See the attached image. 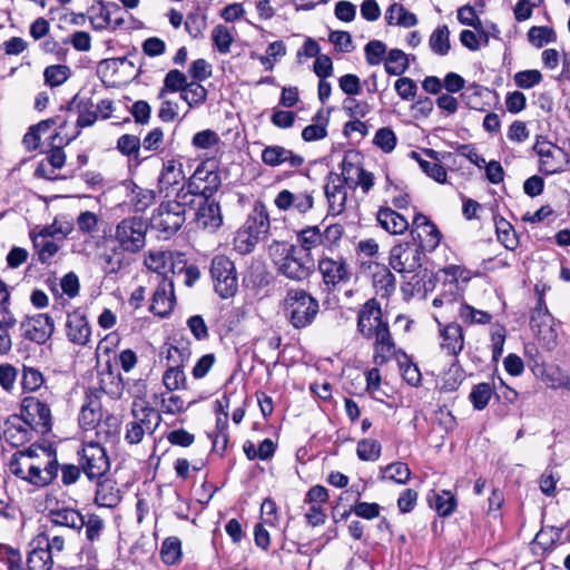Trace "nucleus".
<instances>
[{
    "mask_svg": "<svg viewBox=\"0 0 570 570\" xmlns=\"http://www.w3.org/2000/svg\"><path fill=\"white\" fill-rule=\"evenodd\" d=\"M357 332L366 340H374V363L385 364L394 354L395 344L390 333L389 323L383 320V312L375 298L368 299L358 311Z\"/></svg>",
    "mask_w": 570,
    "mask_h": 570,
    "instance_id": "1",
    "label": "nucleus"
},
{
    "mask_svg": "<svg viewBox=\"0 0 570 570\" xmlns=\"http://www.w3.org/2000/svg\"><path fill=\"white\" fill-rule=\"evenodd\" d=\"M272 259L277 272L296 282L307 279L315 269L311 254L288 243L274 242L269 247Z\"/></svg>",
    "mask_w": 570,
    "mask_h": 570,
    "instance_id": "2",
    "label": "nucleus"
},
{
    "mask_svg": "<svg viewBox=\"0 0 570 570\" xmlns=\"http://www.w3.org/2000/svg\"><path fill=\"white\" fill-rule=\"evenodd\" d=\"M188 206H191L188 194H177L176 199L160 203L151 215V227L165 237L174 235L185 223Z\"/></svg>",
    "mask_w": 570,
    "mask_h": 570,
    "instance_id": "3",
    "label": "nucleus"
},
{
    "mask_svg": "<svg viewBox=\"0 0 570 570\" xmlns=\"http://www.w3.org/2000/svg\"><path fill=\"white\" fill-rule=\"evenodd\" d=\"M320 305L317 299L303 289H291L284 299L285 316L294 328L301 330L311 325Z\"/></svg>",
    "mask_w": 570,
    "mask_h": 570,
    "instance_id": "4",
    "label": "nucleus"
},
{
    "mask_svg": "<svg viewBox=\"0 0 570 570\" xmlns=\"http://www.w3.org/2000/svg\"><path fill=\"white\" fill-rule=\"evenodd\" d=\"M148 224L141 217L132 216L121 219L116 228L114 238L116 246L129 255L139 253L146 246Z\"/></svg>",
    "mask_w": 570,
    "mask_h": 570,
    "instance_id": "5",
    "label": "nucleus"
},
{
    "mask_svg": "<svg viewBox=\"0 0 570 570\" xmlns=\"http://www.w3.org/2000/svg\"><path fill=\"white\" fill-rule=\"evenodd\" d=\"M77 454L78 463L90 481L101 479L110 469L107 451L99 442H83Z\"/></svg>",
    "mask_w": 570,
    "mask_h": 570,
    "instance_id": "6",
    "label": "nucleus"
},
{
    "mask_svg": "<svg viewBox=\"0 0 570 570\" xmlns=\"http://www.w3.org/2000/svg\"><path fill=\"white\" fill-rule=\"evenodd\" d=\"M132 420L126 424L125 440L129 444H138L146 433L153 434L161 422L160 414L150 406L137 409L135 402L131 410Z\"/></svg>",
    "mask_w": 570,
    "mask_h": 570,
    "instance_id": "7",
    "label": "nucleus"
},
{
    "mask_svg": "<svg viewBox=\"0 0 570 570\" xmlns=\"http://www.w3.org/2000/svg\"><path fill=\"white\" fill-rule=\"evenodd\" d=\"M210 276L215 292L222 298L233 297L238 288L234 262L225 255H216L212 259Z\"/></svg>",
    "mask_w": 570,
    "mask_h": 570,
    "instance_id": "8",
    "label": "nucleus"
},
{
    "mask_svg": "<svg viewBox=\"0 0 570 570\" xmlns=\"http://www.w3.org/2000/svg\"><path fill=\"white\" fill-rule=\"evenodd\" d=\"M18 416L37 433L47 434L52 429V414L49 404L35 396L22 399Z\"/></svg>",
    "mask_w": 570,
    "mask_h": 570,
    "instance_id": "9",
    "label": "nucleus"
},
{
    "mask_svg": "<svg viewBox=\"0 0 570 570\" xmlns=\"http://www.w3.org/2000/svg\"><path fill=\"white\" fill-rule=\"evenodd\" d=\"M533 149L539 156V170L542 174L553 175L568 169L570 157L562 148L547 140H537Z\"/></svg>",
    "mask_w": 570,
    "mask_h": 570,
    "instance_id": "10",
    "label": "nucleus"
},
{
    "mask_svg": "<svg viewBox=\"0 0 570 570\" xmlns=\"http://www.w3.org/2000/svg\"><path fill=\"white\" fill-rule=\"evenodd\" d=\"M423 250L416 244L400 243L390 250V266L400 274H413L422 266Z\"/></svg>",
    "mask_w": 570,
    "mask_h": 570,
    "instance_id": "11",
    "label": "nucleus"
},
{
    "mask_svg": "<svg viewBox=\"0 0 570 570\" xmlns=\"http://www.w3.org/2000/svg\"><path fill=\"white\" fill-rule=\"evenodd\" d=\"M274 204L282 212L293 210L305 215L314 207V189H283L276 195Z\"/></svg>",
    "mask_w": 570,
    "mask_h": 570,
    "instance_id": "12",
    "label": "nucleus"
},
{
    "mask_svg": "<svg viewBox=\"0 0 570 570\" xmlns=\"http://www.w3.org/2000/svg\"><path fill=\"white\" fill-rule=\"evenodd\" d=\"M411 235L421 250L432 252L441 242L438 227L423 214L419 213L412 222Z\"/></svg>",
    "mask_w": 570,
    "mask_h": 570,
    "instance_id": "13",
    "label": "nucleus"
},
{
    "mask_svg": "<svg viewBox=\"0 0 570 570\" xmlns=\"http://www.w3.org/2000/svg\"><path fill=\"white\" fill-rule=\"evenodd\" d=\"M20 330L26 340L45 344L53 334L55 323L48 314H36L23 320Z\"/></svg>",
    "mask_w": 570,
    "mask_h": 570,
    "instance_id": "14",
    "label": "nucleus"
},
{
    "mask_svg": "<svg viewBox=\"0 0 570 570\" xmlns=\"http://www.w3.org/2000/svg\"><path fill=\"white\" fill-rule=\"evenodd\" d=\"M176 303L174 282L168 276L157 281V287L151 297L150 312L160 317L168 316Z\"/></svg>",
    "mask_w": 570,
    "mask_h": 570,
    "instance_id": "15",
    "label": "nucleus"
},
{
    "mask_svg": "<svg viewBox=\"0 0 570 570\" xmlns=\"http://www.w3.org/2000/svg\"><path fill=\"white\" fill-rule=\"evenodd\" d=\"M317 268L327 286L334 287L347 283L352 277L351 268L343 257H322L318 261Z\"/></svg>",
    "mask_w": 570,
    "mask_h": 570,
    "instance_id": "16",
    "label": "nucleus"
},
{
    "mask_svg": "<svg viewBox=\"0 0 570 570\" xmlns=\"http://www.w3.org/2000/svg\"><path fill=\"white\" fill-rule=\"evenodd\" d=\"M47 519L49 527L56 530L62 528L79 533L85 527V515L69 507L50 509Z\"/></svg>",
    "mask_w": 570,
    "mask_h": 570,
    "instance_id": "17",
    "label": "nucleus"
},
{
    "mask_svg": "<svg viewBox=\"0 0 570 570\" xmlns=\"http://www.w3.org/2000/svg\"><path fill=\"white\" fill-rule=\"evenodd\" d=\"M33 430L17 414L10 415L1 428V438L11 446L18 448L31 441Z\"/></svg>",
    "mask_w": 570,
    "mask_h": 570,
    "instance_id": "18",
    "label": "nucleus"
},
{
    "mask_svg": "<svg viewBox=\"0 0 570 570\" xmlns=\"http://www.w3.org/2000/svg\"><path fill=\"white\" fill-rule=\"evenodd\" d=\"M98 263L106 277L117 276L131 264L128 253L114 245L98 255Z\"/></svg>",
    "mask_w": 570,
    "mask_h": 570,
    "instance_id": "19",
    "label": "nucleus"
},
{
    "mask_svg": "<svg viewBox=\"0 0 570 570\" xmlns=\"http://www.w3.org/2000/svg\"><path fill=\"white\" fill-rule=\"evenodd\" d=\"M261 158L262 161L269 167H278L288 164L292 168H298L305 161L303 156L279 145L266 146L262 151Z\"/></svg>",
    "mask_w": 570,
    "mask_h": 570,
    "instance_id": "20",
    "label": "nucleus"
},
{
    "mask_svg": "<svg viewBox=\"0 0 570 570\" xmlns=\"http://www.w3.org/2000/svg\"><path fill=\"white\" fill-rule=\"evenodd\" d=\"M530 327L544 348L552 351L557 347L558 332L554 327L552 315H546L541 318L539 316H531Z\"/></svg>",
    "mask_w": 570,
    "mask_h": 570,
    "instance_id": "21",
    "label": "nucleus"
},
{
    "mask_svg": "<svg viewBox=\"0 0 570 570\" xmlns=\"http://www.w3.org/2000/svg\"><path fill=\"white\" fill-rule=\"evenodd\" d=\"M439 153L433 149H424L422 153L412 151L411 157L415 159L420 168L438 183L446 180V170L440 164Z\"/></svg>",
    "mask_w": 570,
    "mask_h": 570,
    "instance_id": "22",
    "label": "nucleus"
},
{
    "mask_svg": "<svg viewBox=\"0 0 570 570\" xmlns=\"http://www.w3.org/2000/svg\"><path fill=\"white\" fill-rule=\"evenodd\" d=\"M68 338L78 345H86L91 334L90 326L85 314L80 311L69 313L66 322Z\"/></svg>",
    "mask_w": 570,
    "mask_h": 570,
    "instance_id": "23",
    "label": "nucleus"
},
{
    "mask_svg": "<svg viewBox=\"0 0 570 570\" xmlns=\"http://www.w3.org/2000/svg\"><path fill=\"white\" fill-rule=\"evenodd\" d=\"M342 177L350 187L360 186L364 193H367L374 185L373 174L346 159L342 163Z\"/></svg>",
    "mask_w": 570,
    "mask_h": 570,
    "instance_id": "24",
    "label": "nucleus"
},
{
    "mask_svg": "<svg viewBox=\"0 0 570 570\" xmlns=\"http://www.w3.org/2000/svg\"><path fill=\"white\" fill-rule=\"evenodd\" d=\"M200 200L202 204H199L196 212L197 225L204 229L214 232L223 223L220 207L215 202H208V198H200Z\"/></svg>",
    "mask_w": 570,
    "mask_h": 570,
    "instance_id": "25",
    "label": "nucleus"
},
{
    "mask_svg": "<svg viewBox=\"0 0 570 570\" xmlns=\"http://www.w3.org/2000/svg\"><path fill=\"white\" fill-rule=\"evenodd\" d=\"M33 247L37 250L38 259L42 264L49 261L58 253L60 245L52 238L50 227H43L38 234L33 232L30 234Z\"/></svg>",
    "mask_w": 570,
    "mask_h": 570,
    "instance_id": "26",
    "label": "nucleus"
},
{
    "mask_svg": "<svg viewBox=\"0 0 570 570\" xmlns=\"http://www.w3.org/2000/svg\"><path fill=\"white\" fill-rule=\"evenodd\" d=\"M100 11L90 18V23L96 30H104L111 27L114 30L121 27L125 22L122 17L112 19L114 13H120L121 9L116 2L105 3L104 1L98 2Z\"/></svg>",
    "mask_w": 570,
    "mask_h": 570,
    "instance_id": "27",
    "label": "nucleus"
},
{
    "mask_svg": "<svg viewBox=\"0 0 570 570\" xmlns=\"http://www.w3.org/2000/svg\"><path fill=\"white\" fill-rule=\"evenodd\" d=\"M73 107L78 110V118H77V128L78 130L70 137L67 138L66 144H69L71 140L76 139L78 135L80 134V129L85 127L92 126L97 118L98 114L97 110L94 108V104L89 100L83 101L79 100L78 96H75L72 100L69 102L67 110H71Z\"/></svg>",
    "mask_w": 570,
    "mask_h": 570,
    "instance_id": "28",
    "label": "nucleus"
},
{
    "mask_svg": "<svg viewBox=\"0 0 570 570\" xmlns=\"http://www.w3.org/2000/svg\"><path fill=\"white\" fill-rule=\"evenodd\" d=\"M441 350L450 356H456L464 346V336L460 325L449 324L440 331Z\"/></svg>",
    "mask_w": 570,
    "mask_h": 570,
    "instance_id": "29",
    "label": "nucleus"
},
{
    "mask_svg": "<svg viewBox=\"0 0 570 570\" xmlns=\"http://www.w3.org/2000/svg\"><path fill=\"white\" fill-rule=\"evenodd\" d=\"M124 382L120 373L112 370L108 364L107 368L98 373V390L111 399H120L124 392Z\"/></svg>",
    "mask_w": 570,
    "mask_h": 570,
    "instance_id": "30",
    "label": "nucleus"
},
{
    "mask_svg": "<svg viewBox=\"0 0 570 570\" xmlns=\"http://www.w3.org/2000/svg\"><path fill=\"white\" fill-rule=\"evenodd\" d=\"M379 225L392 235H401L409 229L407 219L390 207H381L376 214Z\"/></svg>",
    "mask_w": 570,
    "mask_h": 570,
    "instance_id": "31",
    "label": "nucleus"
},
{
    "mask_svg": "<svg viewBox=\"0 0 570 570\" xmlns=\"http://www.w3.org/2000/svg\"><path fill=\"white\" fill-rule=\"evenodd\" d=\"M185 177L186 176L180 159H167L163 163L161 173L158 178L160 189L164 190L177 186L185 180Z\"/></svg>",
    "mask_w": 570,
    "mask_h": 570,
    "instance_id": "32",
    "label": "nucleus"
},
{
    "mask_svg": "<svg viewBox=\"0 0 570 570\" xmlns=\"http://www.w3.org/2000/svg\"><path fill=\"white\" fill-rule=\"evenodd\" d=\"M368 267L373 268L372 279L376 294L381 297H389L396 288L395 276L385 265L374 264Z\"/></svg>",
    "mask_w": 570,
    "mask_h": 570,
    "instance_id": "33",
    "label": "nucleus"
},
{
    "mask_svg": "<svg viewBox=\"0 0 570 570\" xmlns=\"http://www.w3.org/2000/svg\"><path fill=\"white\" fill-rule=\"evenodd\" d=\"M97 481V490L95 495V502L99 507L104 508H114L116 507L120 500V491L116 488V482L110 479L105 480H96Z\"/></svg>",
    "mask_w": 570,
    "mask_h": 570,
    "instance_id": "34",
    "label": "nucleus"
},
{
    "mask_svg": "<svg viewBox=\"0 0 570 570\" xmlns=\"http://www.w3.org/2000/svg\"><path fill=\"white\" fill-rule=\"evenodd\" d=\"M38 449L39 448H36V445L33 444L26 450L14 452L9 462L10 472L13 475L23 480L28 471L27 466L30 465L32 460H39L40 458Z\"/></svg>",
    "mask_w": 570,
    "mask_h": 570,
    "instance_id": "35",
    "label": "nucleus"
},
{
    "mask_svg": "<svg viewBox=\"0 0 570 570\" xmlns=\"http://www.w3.org/2000/svg\"><path fill=\"white\" fill-rule=\"evenodd\" d=\"M148 269L157 273V281L173 272V253L166 250H151L145 258Z\"/></svg>",
    "mask_w": 570,
    "mask_h": 570,
    "instance_id": "36",
    "label": "nucleus"
},
{
    "mask_svg": "<svg viewBox=\"0 0 570 570\" xmlns=\"http://www.w3.org/2000/svg\"><path fill=\"white\" fill-rule=\"evenodd\" d=\"M243 228L261 239L267 235L269 230V217L263 205L255 206Z\"/></svg>",
    "mask_w": 570,
    "mask_h": 570,
    "instance_id": "37",
    "label": "nucleus"
},
{
    "mask_svg": "<svg viewBox=\"0 0 570 570\" xmlns=\"http://www.w3.org/2000/svg\"><path fill=\"white\" fill-rule=\"evenodd\" d=\"M31 546L32 549L29 551L26 559L27 570H51L53 559L52 556H50V551L38 542L37 546H33V543H31Z\"/></svg>",
    "mask_w": 570,
    "mask_h": 570,
    "instance_id": "38",
    "label": "nucleus"
},
{
    "mask_svg": "<svg viewBox=\"0 0 570 570\" xmlns=\"http://www.w3.org/2000/svg\"><path fill=\"white\" fill-rule=\"evenodd\" d=\"M206 174L207 169L204 166H198L187 181V189L185 190L183 187L177 194H188L190 205L195 203L196 197L205 198L206 186L204 177H207Z\"/></svg>",
    "mask_w": 570,
    "mask_h": 570,
    "instance_id": "39",
    "label": "nucleus"
},
{
    "mask_svg": "<svg viewBox=\"0 0 570 570\" xmlns=\"http://www.w3.org/2000/svg\"><path fill=\"white\" fill-rule=\"evenodd\" d=\"M385 20L389 24H399L405 28L417 23L416 16L400 3H393L386 9Z\"/></svg>",
    "mask_w": 570,
    "mask_h": 570,
    "instance_id": "40",
    "label": "nucleus"
},
{
    "mask_svg": "<svg viewBox=\"0 0 570 570\" xmlns=\"http://www.w3.org/2000/svg\"><path fill=\"white\" fill-rule=\"evenodd\" d=\"M313 120L314 124H311L306 126L302 131V138L305 141H315L320 140L326 137L327 135V124H328V116L323 112V110H320L314 117Z\"/></svg>",
    "mask_w": 570,
    "mask_h": 570,
    "instance_id": "41",
    "label": "nucleus"
},
{
    "mask_svg": "<svg viewBox=\"0 0 570 570\" xmlns=\"http://www.w3.org/2000/svg\"><path fill=\"white\" fill-rule=\"evenodd\" d=\"M102 412L100 403L97 400H89L83 404L79 414V424L83 429L97 428L101 422Z\"/></svg>",
    "mask_w": 570,
    "mask_h": 570,
    "instance_id": "42",
    "label": "nucleus"
},
{
    "mask_svg": "<svg viewBox=\"0 0 570 570\" xmlns=\"http://www.w3.org/2000/svg\"><path fill=\"white\" fill-rule=\"evenodd\" d=\"M385 71L391 76H401L409 68V59L404 51L392 49L387 53L384 63Z\"/></svg>",
    "mask_w": 570,
    "mask_h": 570,
    "instance_id": "43",
    "label": "nucleus"
},
{
    "mask_svg": "<svg viewBox=\"0 0 570 570\" xmlns=\"http://www.w3.org/2000/svg\"><path fill=\"white\" fill-rule=\"evenodd\" d=\"M298 248L304 249V253L311 254V250L323 245L321 230L317 226H308L297 234Z\"/></svg>",
    "mask_w": 570,
    "mask_h": 570,
    "instance_id": "44",
    "label": "nucleus"
},
{
    "mask_svg": "<svg viewBox=\"0 0 570 570\" xmlns=\"http://www.w3.org/2000/svg\"><path fill=\"white\" fill-rule=\"evenodd\" d=\"M36 542L42 544L45 549H48L50 551V556L53 557L55 552L63 551L66 539L63 534L58 532V530L48 527L46 532L37 538Z\"/></svg>",
    "mask_w": 570,
    "mask_h": 570,
    "instance_id": "45",
    "label": "nucleus"
},
{
    "mask_svg": "<svg viewBox=\"0 0 570 570\" xmlns=\"http://www.w3.org/2000/svg\"><path fill=\"white\" fill-rule=\"evenodd\" d=\"M187 85V77L181 71L173 69L168 71L167 75L165 76L164 87L160 89L158 98L164 99L167 91H180L181 94Z\"/></svg>",
    "mask_w": 570,
    "mask_h": 570,
    "instance_id": "46",
    "label": "nucleus"
},
{
    "mask_svg": "<svg viewBox=\"0 0 570 570\" xmlns=\"http://www.w3.org/2000/svg\"><path fill=\"white\" fill-rule=\"evenodd\" d=\"M432 51L440 56L448 55L450 50V31L448 26L438 27L429 39Z\"/></svg>",
    "mask_w": 570,
    "mask_h": 570,
    "instance_id": "47",
    "label": "nucleus"
},
{
    "mask_svg": "<svg viewBox=\"0 0 570 570\" xmlns=\"http://www.w3.org/2000/svg\"><path fill=\"white\" fill-rule=\"evenodd\" d=\"M411 476V470L406 463L394 462L382 469V480L393 481L399 484H405Z\"/></svg>",
    "mask_w": 570,
    "mask_h": 570,
    "instance_id": "48",
    "label": "nucleus"
},
{
    "mask_svg": "<svg viewBox=\"0 0 570 570\" xmlns=\"http://www.w3.org/2000/svg\"><path fill=\"white\" fill-rule=\"evenodd\" d=\"M43 374L36 367L23 365L21 386L24 392H36L45 384Z\"/></svg>",
    "mask_w": 570,
    "mask_h": 570,
    "instance_id": "49",
    "label": "nucleus"
},
{
    "mask_svg": "<svg viewBox=\"0 0 570 570\" xmlns=\"http://www.w3.org/2000/svg\"><path fill=\"white\" fill-rule=\"evenodd\" d=\"M180 98L185 100L190 108L204 104L207 99V90L197 81L188 82L180 94Z\"/></svg>",
    "mask_w": 570,
    "mask_h": 570,
    "instance_id": "50",
    "label": "nucleus"
},
{
    "mask_svg": "<svg viewBox=\"0 0 570 570\" xmlns=\"http://www.w3.org/2000/svg\"><path fill=\"white\" fill-rule=\"evenodd\" d=\"M528 40L535 48H542L547 43L554 42L557 40V35L556 31L550 27L533 26L528 31Z\"/></svg>",
    "mask_w": 570,
    "mask_h": 570,
    "instance_id": "51",
    "label": "nucleus"
},
{
    "mask_svg": "<svg viewBox=\"0 0 570 570\" xmlns=\"http://www.w3.org/2000/svg\"><path fill=\"white\" fill-rule=\"evenodd\" d=\"M429 501L440 517L450 515L455 507V498L450 491L434 493L433 499L430 498Z\"/></svg>",
    "mask_w": 570,
    "mask_h": 570,
    "instance_id": "52",
    "label": "nucleus"
},
{
    "mask_svg": "<svg viewBox=\"0 0 570 570\" xmlns=\"http://www.w3.org/2000/svg\"><path fill=\"white\" fill-rule=\"evenodd\" d=\"M167 370L163 375L164 385L168 391H175L184 386L186 376L180 367V364H167Z\"/></svg>",
    "mask_w": 570,
    "mask_h": 570,
    "instance_id": "53",
    "label": "nucleus"
},
{
    "mask_svg": "<svg viewBox=\"0 0 570 570\" xmlns=\"http://www.w3.org/2000/svg\"><path fill=\"white\" fill-rule=\"evenodd\" d=\"M70 68L66 65L48 66L43 71L45 81L50 87L62 85L70 77Z\"/></svg>",
    "mask_w": 570,
    "mask_h": 570,
    "instance_id": "54",
    "label": "nucleus"
},
{
    "mask_svg": "<svg viewBox=\"0 0 570 570\" xmlns=\"http://www.w3.org/2000/svg\"><path fill=\"white\" fill-rule=\"evenodd\" d=\"M36 448H39L38 453L40 452L47 459L46 462H42V472L47 484H49L57 476L59 470L56 453L52 451L51 446L36 445Z\"/></svg>",
    "mask_w": 570,
    "mask_h": 570,
    "instance_id": "55",
    "label": "nucleus"
},
{
    "mask_svg": "<svg viewBox=\"0 0 570 570\" xmlns=\"http://www.w3.org/2000/svg\"><path fill=\"white\" fill-rule=\"evenodd\" d=\"M493 393V389L489 383H479L476 384L471 393L470 400L473 404V407L478 411H481L487 407L491 396Z\"/></svg>",
    "mask_w": 570,
    "mask_h": 570,
    "instance_id": "56",
    "label": "nucleus"
},
{
    "mask_svg": "<svg viewBox=\"0 0 570 570\" xmlns=\"http://www.w3.org/2000/svg\"><path fill=\"white\" fill-rule=\"evenodd\" d=\"M459 315L466 324H488L492 318L488 312L476 309L468 304H461Z\"/></svg>",
    "mask_w": 570,
    "mask_h": 570,
    "instance_id": "57",
    "label": "nucleus"
},
{
    "mask_svg": "<svg viewBox=\"0 0 570 570\" xmlns=\"http://www.w3.org/2000/svg\"><path fill=\"white\" fill-rule=\"evenodd\" d=\"M160 556L165 563L175 564L181 557L180 540L175 537L167 538L163 542Z\"/></svg>",
    "mask_w": 570,
    "mask_h": 570,
    "instance_id": "58",
    "label": "nucleus"
},
{
    "mask_svg": "<svg viewBox=\"0 0 570 570\" xmlns=\"http://www.w3.org/2000/svg\"><path fill=\"white\" fill-rule=\"evenodd\" d=\"M0 559L7 564L8 570H27L26 562L18 549L9 546L0 547Z\"/></svg>",
    "mask_w": 570,
    "mask_h": 570,
    "instance_id": "59",
    "label": "nucleus"
},
{
    "mask_svg": "<svg viewBox=\"0 0 570 570\" xmlns=\"http://www.w3.org/2000/svg\"><path fill=\"white\" fill-rule=\"evenodd\" d=\"M343 109L351 118L356 119L364 118L372 111V107L367 101L358 100L354 97L344 99Z\"/></svg>",
    "mask_w": 570,
    "mask_h": 570,
    "instance_id": "60",
    "label": "nucleus"
},
{
    "mask_svg": "<svg viewBox=\"0 0 570 570\" xmlns=\"http://www.w3.org/2000/svg\"><path fill=\"white\" fill-rule=\"evenodd\" d=\"M356 453L362 461H376L381 454V444L373 439H363L357 443Z\"/></svg>",
    "mask_w": 570,
    "mask_h": 570,
    "instance_id": "61",
    "label": "nucleus"
},
{
    "mask_svg": "<svg viewBox=\"0 0 570 570\" xmlns=\"http://www.w3.org/2000/svg\"><path fill=\"white\" fill-rule=\"evenodd\" d=\"M365 59L370 66L380 65L386 53V45L381 40H371L364 47Z\"/></svg>",
    "mask_w": 570,
    "mask_h": 570,
    "instance_id": "62",
    "label": "nucleus"
},
{
    "mask_svg": "<svg viewBox=\"0 0 570 570\" xmlns=\"http://www.w3.org/2000/svg\"><path fill=\"white\" fill-rule=\"evenodd\" d=\"M214 46L220 53H228L233 43V37L226 26L218 24L212 31Z\"/></svg>",
    "mask_w": 570,
    "mask_h": 570,
    "instance_id": "63",
    "label": "nucleus"
},
{
    "mask_svg": "<svg viewBox=\"0 0 570 570\" xmlns=\"http://www.w3.org/2000/svg\"><path fill=\"white\" fill-rule=\"evenodd\" d=\"M400 371L404 381L412 386H417L421 383L422 376L419 367L404 354L399 360Z\"/></svg>",
    "mask_w": 570,
    "mask_h": 570,
    "instance_id": "64",
    "label": "nucleus"
}]
</instances>
